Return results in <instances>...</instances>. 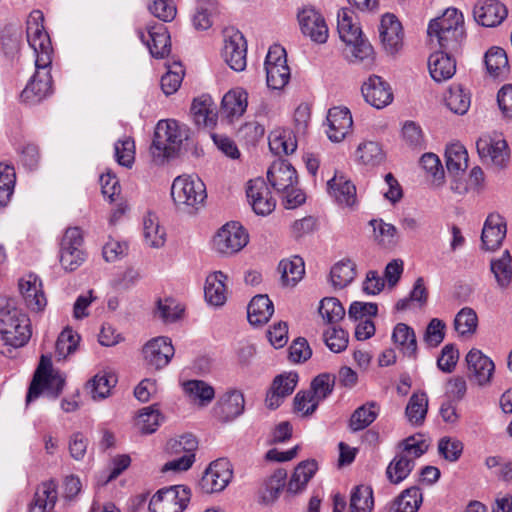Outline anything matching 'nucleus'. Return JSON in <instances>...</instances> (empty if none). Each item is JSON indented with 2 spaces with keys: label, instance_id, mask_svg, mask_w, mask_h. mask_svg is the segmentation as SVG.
Listing matches in <instances>:
<instances>
[{
  "label": "nucleus",
  "instance_id": "nucleus-47",
  "mask_svg": "<svg viewBox=\"0 0 512 512\" xmlns=\"http://www.w3.org/2000/svg\"><path fill=\"white\" fill-rule=\"evenodd\" d=\"M456 28H464L463 15L455 8H448L440 17L430 21L427 31L449 33V30Z\"/></svg>",
  "mask_w": 512,
  "mask_h": 512
},
{
  "label": "nucleus",
  "instance_id": "nucleus-1",
  "mask_svg": "<svg viewBox=\"0 0 512 512\" xmlns=\"http://www.w3.org/2000/svg\"><path fill=\"white\" fill-rule=\"evenodd\" d=\"M43 14L39 10L30 13L27 20V41L36 54V72L21 93L24 102L35 104L52 92L51 65L52 46L43 26Z\"/></svg>",
  "mask_w": 512,
  "mask_h": 512
},
{
  "label": "nucleus",
  "instance_id": "nucleus-15",
  "mask_svg": "<svg viewBox=\"0 0 512 512\" xmlns=\"http://www.w3.org/2000/svg\"><path fill=\"white\" fill-rule=\"evenodd\" d=\"M302 33L313 42L323 44L328 38V27L323 16L314 8H303L298 13Z\"/></svg>",
  "mask_w": 512,
  "mask_h": 512
},
{
  "label": "nucleus",
  "instance_id": "nucleus-62",
  "mask_svg": "<svg viewBox=\"0 0 512 512\" xmlns=\"http://www.w3.org/2000/svg\"><path fill=\"white\" fill-rule=\"evenodd\" d=\"M115 158L121 166L130 168L135 159V143L130 137L118 140L114 145Z\"/></svg>",
  "mask_w": 512,
  "mask_h": 512
},
{
  "label": "nucleus",
  "instance_id": "nucleus-29",
  "mask_svg": "<svg viewBox=\"0 0 512 512\" xmlns=\"http://www.w3.org/2000/svg\"><path fill=\"white\" fill-rule=\"evenodd\" d=\"M191 115L199 127L213 128L217 121L216 106L209 95L194 99L191 105Z\"/></svg>",
  "mask_w": 512,
  "mask_h": 512
},
{
  "label": "nucleus",
  "instance_id": "nucleus-50",
  "mask_svg": "<svg viewBox=\"0 0 512 512\" xmlns=\"http://www.w3.org/2000/svg\"><path fill=\"white\" fill-rule=\"evenodd\" d=\"M355 276V264L350 260L336 263L330 271V281L335 289L346 287L353 281Z\"/></svg>",
  "mask_w": 512,
  "mask_h": 512
},
{
  "label": "nucleus",
  "instance_id": "nucleus-55",
  "mask_svg": "<svg viewBox=\"0 0 512 512\" xmlns=\"http://www.w3.org/2000/svg\"><path fill=\"white\" fill-rule=\"evenodd\" d=\"M477 326V314L470 307L462 308L454 318V329L460 336H468L474 334Z\"/></svg>",
  "mask_w": 512,
  "mask_h": 512
},
{
  "label": "nucleus",
  "instance_id": "nucleus-57",
  "mask_svg": "<svg viewBox=\"0 0 512 512\" xmlns=\"http://www.w3.org/2000/svg\"><path fill=\"white\" fill-rule=\"evenodd\" d=\"M319 314L327 324H334L343 319L345 309L335 297H326L321 300Z\"/></svg>",
  "mask_w": 512,
  "mask_h": 512
},
{
  "label": "nucleus",
  "instance_id": "nucleus-38",
  "mask_svg": "<svg viewBox=\"0 0 512 512\" xmlns=\"http://www.w3.org/2000/svg\"><path fill=\"white\" fill-rule=\"evenodd\" d=\"M490 270L500 289H507L512 282V258L505 250L499 258L490 261Z\"/></svg>",
  "mask_w": 512,
  "mask_h": 512
},
{
  "label": "nucleus",
  "instance_id": "nucleus-19",
  "mask_svg": "<svg viewBox=\"0 0 512 512\" xmlns=\"http://www.w3.org/2000/svg\"><path fill=\"white\" fill-rule=\"evenodd\" d=\"M506 6L498 0L478 1L473 9L474 19L485 27H495L507 17Z\"/></svg>",
  "mask_w": 512,
  "mask_h": 512
},
{
  "label": "nucleus",
  "instance_id": "nucleus-35",
  "mask_svg": "<svg viewBox=\"0 0 512 512\" xmlns=\"http://www.w3.org/2000/svg\"><path fill=\"white\" fill-rule=\"evenodd\" d=\"M392 341L400 348L405 356L416 358L417 340L412 327L405 323L396 324L392 333Z\"/></svg>",
  "mask_w": 512,
  "mask_h": 512
},
{
  "label": "nucleus",
  "instance_id": "nucleus-63",
  "mask_svg": "<svg viewBox=\"0 0 512 512\" xmlns=\"http://www.w3.org/2000/svg\"><path fill=\"white\" fill-rule=\"evenodd\" d=\"M445 101L447 107L459 115L465 114L470 107V97L461 88L451 89Z\"/></svg>",
  "mask_w": 512,
  "mask_h": 512
},
{
  "label": "nucleus",
  "instance_id": "nucleus-36",
  "mask_svg": "<svg viewBox=\"0 0 512 512\" xmlns=\"http://www.w3.org/2000/svg\"><path fill=\"white\" fill-rule=\"evenodd\" d=\"M316 470L317 463L315 460H306L300 462L296 466L287 484V492L291 494H297L301 492L306 487L310 479L313 477Z\"/></svg>",
  "mask_w": 512,
  "mask_h": 512
},
{
  "label": "nucleus",
  "instance_id": "nucleus-32",
  "mask_svg": "<svg viewBox=\"0 0 512 512\" xmlns=\"http://www.w3.org/2000/svg\"><path fill=\"white\" fill-rule=\"evenodd\" d=\"M227 276L221 272L216 271L206 278L204 288V295L206 301L213 306H222L227 300V289L225 281Z\"/></svg>",
  "mask_w": 512,
  "mask_h": 512
},
{
  "label": "nucleus",
  "instance_id": "nucleus-16",
  "mask_svg": "<svg viewBox=\"0 0 512 512\" xmlns=\"http://www.w3.org/2000/svg\"><path fill=\"white\" fill-rule=\"evenodd\" d=\"M361 91L365 101L377 109H382L393 101L390 84L377 75L370 76L363 83Z\"/></svg>",
  "mask_w": 512,
  "mask_h": 512
},
{
  "label": "nucleus",
  "instance_id": "nucleus-20",
  "mask_svg": "<svg viewBox=\"0 0 512 512\" xmlns=\"http://www.w3.org/2000/svg\"><path fill=\"white\" fill-rule=\"evenodd\" d=\"M297 383L298 374L295 372H285L276 376L265 399L267 407L277 409L283 400L293 393Z\"/></svg>",
  "mask_w": 512,
  "mask_h": 512
},
{
  "label": "nucleus",
  "instance_id": "nucleus-7",
  "mask_svg": "<svg viewBox=\"0 0 512 512\" xmlns=\"http://www.w3.org/2000/svg\"><path fill=\"white\" fill-rule=\"evenodd\" d=\"M476 149L483 164L497 169H505L510 163V149L501 134L492 133L480 136Z\"/></svg>",
  "mask_w": 512,
  "mask_h": 512
},
{
  "label": "nucleus",
  "instance_id": "nucleus-14",
  "mask_svg": "<svg viewBox=\"0 0 512 512\" xmlns=\"http://www.w3.org/2000/svg\"><path fill=\"white\" fill-rule=\"evenodd\" d=\"M247 44L239 31H231L225 36L222 56L225 62L234 71L240 72L246 68Z\"/></svg>",
  "mask_w": 512,
  "mask_h": 512
},
{
  "label": "nucleus",
  "instance_id": "nucleus-24",
  "mask_svg": "<svg viewBox=\"0 0 512 512\" xmlns=\"http://www.w3.org/2000/svg\"><path fill=\"white\" fill-rule=\"evenodd\" d=\"M380 38L387 52L394 54L402 47V25L393 14L382 17L379 27Z\"/></svg>",
  "mask_w": 512,
  "mask_h": 512
},
{
  "label": "nucleus",
  "instance_id": "nucleus-58",
  "mask_svg": "<svg viewBox=\"0 0 512 512\" xmlns=\"http://www.w3.org/2000/svg\"><path fill=\"white\" fill-rule=\"evenodd\" d=\"M80 336L75 333L71 328H65L56 341V356L66 358L74 353L77 349Z\"/></svg>",
  "mask_w": 512,
  "mask_h": 512
},
{
  "label": "nucleus",
  "instance_id": "nucleus-9",
  "mask_svg": "<svg viewBox=\"0 0 512 512\" xmlns=\"http://www.w3.org/2000/svg\"><path fill=\"white\" fill-rule=\"evenodd\" d=\"M83 235L78 227L66 229L60 244V264L66 271H74L85 261L82 249Z\"/></svg>",
  "mask_w": 512,
  "mask_h": 512
},
{
  "label": "nucleus",
  "instance_id": "nucleus-3",
  "mask_svg": "<svg viewBox=\"0 0 512 512\" xmlns=\"http://www.w3.org/2000/svg\"><path fill=\"white\" fill-rule=\"evenodd\" d=\"M337 30L340 39L346 44V58L351 63L372 60L373 48L363 37L361 28L353 20V13L341 9L337 16Z\"/></svg>",
  "mask_w": 512,
  "mask_h": 512
},
{
  "label": "nucleus",
  "instance_id": "nucleus-48",
  "mask_svg": "<svg viewBox=\"0 0 512 512\" xmlns=\"http://www.w3.org/2000/svg\"><path fill=\"white\" fill-rule=\"evenodd\" d=\"M485 65L488 73L493 77H502L509 71L506 52L500 47H492L485 54Z\"/></svg>",
  "mask_w": 512,
  "mask_h": 512
},
{
  "label": "nucleus",
  "instance_id": "nucleus-60",
  "mask_svg": "<svg viewBox=\"0 0 512 512\" xmlns=\"http://www.w3.org/2000/svg\"><path fill=\"white\" fill-rule=\"evenodd\" d=\"M267 86L274 90L284 88L290 80L288 65L265 66Z\"/></svg>",
  "mask_w": 512,
  "mask_h": 512
},
{
  "label": "nucleus",
  "instance_id": "nucleus-33",
  "mask_svg": "<svg viewBox=\"0 0 512 512\" xmlns=\"http://www.w3.org/2000/svg\"><path fill=\"white\" fill-rule=\"evenodd\" d=\"M274 306L267 295H256L250 301L247 308V317L254 326L263 325L273 315Z\"/></svg>",
  "mask_w": 512,
  "mask_h": 512
},
{
  "label": "nucleus",
  "instance_id": "nucleus-22",
  "mask_svg": "<svg viewBox=\"0 0 512 512\" xmlns=\"http://www.w3.org/2000/svg\"><path fill=\"white\" fill-rule=\"evenodd\" d=\"M469 376L479 385L490 382L494 373V362L478 349H471L466 355Z\"/></svg>",
  "mask_w": 512,
  "mask_h": 512
},
{
  "label": "nucleus",
  "instance_id": "nucleus-10",
  "mask_svg": "<svg viewBox=\"0 0 512 512\" xmlns=\"http://www.w3.org/2000/svg\"><path fill=\"white\" fill-rule=\"evenodd\" d=\"M233 476L232 466L225 458L213 461L205 470L199 485L207 494L224 490Z\"/></svg>",
  "mask_w": 512,
  "mask_h": 512
},
{
  "label": "nucleus",
  "instance_id": "nucleus-59",
  "mask_svg": "<svg viewBox=\"0 0 512 512\" xmlns=\"http://www.w3.org/2000/svg\"><path fill=\"white\" fill-rule=\"evenodd\" d=\"M270 150L275 154H292L297 148V141L291 132L272 134L269 137Z\"/></svg>",
  "mask_w": 512,
  "mask_h": 512
},
{
  "label": "nucleus",
  "instance_id": "nucleus-4",
  "mask_svg": "<svg viewBox=\"0 0 512 512\" xmlns=\"http://www.w3.org/2000/svg\"><path fill=\"white\" fill-rule=\"evenodd\" d=\"M188 134L185 127L176 120H160L155 128L150 153L156 164L176 156Z\"/></svg>",
  "mask_w": 512,
  "mask_h": 512
},
{
  "label": "nucleus",
  "instance_id": "nucleus-13",
  "mask_svg": "<svg viewBox=\"0 0 512 512\" xmlns=\"http://www.w3.org/2000/svg\"><path fill=\"white\" fill-rule=\"evenodd\" d=\"M247 243V233L236 223L224 225L213 238L214 248L227 255L240 251Z\"/></svg>",
  "mask_w": 512,
  "mask_h": 512
},
{
  "label": "nucleus",
  "instance_id": "nucleus-18",
  "mask_svg": "<svg viewBox=\"0 0 512 512\" xmlns=\"http://www.w3.org/2000/svg\"><path fill=\"white\" fill-rule=\"evenodd\" d=\"M328 129L326 134L332 142H341L351 131L352 115L346 107H333L327 115Z\"/></svg>",
  "mask_w": 512,
  "mask_h": 512
},
{
  "label": "nucleus",
  "instance_id": "nucleus-30",
  "mask_svg": "<svg viewBox=\"0 0 512 512\" xmlns=\"http://www.w3.org/2000/svg\"><path fill=\"white\" fill-rule=\"evenodd\" d=\"M428 68L431 77L437 82H442L455 74L456 62L447 52L438 51L430 55Z\"/></svg>",
  "mask_w": 512,
  "mask_h": 512
},
{
  "label": "nucleus",
  "instance_id": "nucleus-40",
  "mask_svg": "<svg viewBox=\"0 0 512 512\" xmlns=\"http://www.w3.org/2000/svg\"><path fill=\"white\" fill-rule=\"evenodd\" d=\"M287 472L284 469H277L263 483L260 491V499L264 504L275 502L286 484Z\"/></svg>",
  "mask_w": 512,
  "mask_h": 512
},
{
  "label": "nucleus",
  "instance_id": "nucleus-11",
  "mask_svg": "<svg viewBox=\"0 0 512 512\" xmlns=\"http://www.w3.org/2000/svg\"><path fill=\"white\" fill-rule=\"evenodd\" d=\"M145 365L154 370L167 366L174 355V347L167 337H156L148 341L143 349Z\"/></svg>",
  "mask_w": 512,
  "mask_h": 512
},
{
  "label": "nucleus",
  "instance_id": "nucleus-49",
  "mask_svg": "<svg viewBox=\"0 0 512 512\" xmlns=\"http://www.w3.org/2000/svg\"><path fill=\"white\" fill-rule=\"evenodd\" d=\"M183 390L191 401L198 402L201 406L210 403L215 396L213 387L202 380H189L185 382Z\"/></svg>",
  "mask_w": 512,
  "mask_h": 512
},
{
  "label": "nucleus",
  "instance_id": "nucleus-31",
  "mask_svg": "<svg viewBox=\"0 0 512 512\" xmlns=\"http://www.w3.org/2000/svg\"><path fill=\"white\" fill-rule=\"evenodd\" d=\"M380 406L375 401H369L359 406L351 414L348 428L351 432L362 431L369 427L379 416Z\"/></svg>",
  "mask_w": 512,
  "mask_h": 512
},
{
  "label": "nucleus",
  "instance_id": "nucleus-51",
  "mask_svg": "<svg viewBox=\"0 0 512 512\" xmlns=\"http://www.w3.org/2000/svg\"><path fill=\"white\" fill-rule=\"evenodd\" d=\"M374 506L372 488L365 485L355 487L351 493L349 512H371Z\"/></svg>",
  "mask_w": 512,
  "mask_h": 512
},
{
  "label": "nucleus",
  "instance_id": "nucleus-6",
  "mask_svg": "<svg viewBox=\"0 0 512 512\" xmlns=\"http://www.w3.org/2000/svg\"><path fill=\"white\" fill-rule=\"evenodd\" d=\"M171 196L179 209H198L207 197L203 181L196 176H178L171 186Z\"/></svg>",
  "mask_w": 512,
  "mask_h": 512
},
{
  "label": "nucleus",
  "instance_id": "nucleus-45",
  "mask_svg": "<svg viewBox=\"0 0 512 512\" xmlns=\"http://www.w3.org/2000/svg\"><path fill=\"white\" fill-rule=\"evenodd\" d=\"M428 411V397L426 393H413L410 397L405 415L412 425L420 426L423 424Z\"/></svg>",
  "mask_w": 512,
  "mask_h": 512
},
{
  "label": "nucleus",
  "instance_id": "nucleus-61",
  "mask_svg": "<svg viewBox=\"0 0 512 512\" xmlns=\"http://www.w3.org/2000/svg\"><path fill=\"white\" fill-rule=\"evenodd\" d=\"M183 75L181 64L174 63L168 67L167 73L161 77V89L165 95H172L179 89Z\"/></svg>",
  "mask_w": 512,
  "mask_h": 512
},
{
  "label": "nucleus",
  "instance_id": "nucleus-39",
  "mask_svg": "<svg viewBox=\"0 0 512 512\" xmlns=\"http://www.w3.org/2000/svg\"><path fill=\"white\" fill-rule=\"evenodd\" d=\"M415 466L412 458L406 454H397L386 468V476L391 484H400L404 481Z\"/></svg>",
  "mask_w": 512,
  "mask_h": 512
},
{
  "label": "nucleus",
  "instance_id": "nucleus-21",
  "mask_svg": "<svg viewBox=\"0 0 512 512\" xmlns=\"http://www.w3.org/2000/svg\"><path fill=\"white\" fill-rule=\"evenodd\" d=\"M270 185L279 193L292 189L297 184V173L294 167L283 159L272 163L267 171Z\"/></svg>",
  "mask_w": 512,
  "mask_h": 512
},
{
  "label": "nucleus",
  "instance_id": "nucleus-43",
  "mask_svg": "<svg viewBox=\"0 0 512 512\" xmlns=\"http://www.w3.org/2000/svg\"><path fill=\"white\" fill-rule=\"evenodd\" d=\"M116 383L117 378L114 374L101 372L88 381L86 389L94 400H102L110 395Z\"/></svg>",
  "mask_w": 512,
  "mask_h": 512
},
{
  "label": "nucleus",
  "instance_id": "nucleus-23",
  "mask_svg": "<svg viewBox=\"0 0 512 512\" xmlns=\"http://www.w3.org/2000/svg\"><path fill=\"white\" fill-rule=\"evenodd\" d=\"M19 290L26 306L34 312L42 311L47 305V299L42 290L41 280L33 274L20 279Z\"/></svg>",
  "mask_w": 512,
  "mask_h": 512
},
{
  "label": "nucleus",
  "instance_id": "nucleus-37",
  "mask_svg": "<svg viewBox=\"0 0 512 512\" xmlns=\"http://www.w3.org/2000/svg\"><path fill=\"white\" fill-rule=\"evenodd\" d=\"M430 42H436L444 52H457L465 39L464 28H456L449 30V33L436 30L434 32L427 31Z\"/></svg>",
  "mask_w": 512,
  "mask_h": 512
},
{
  "label": "nucleus",
  "instance_id": "nucleus-54",
  "mask_svg": "<svg viewBox=\"0 0 512 512\" xmlns=\"http://www.w3.org/2000/svg\"><path fill=\"white\" fill-rule=\"evenodd\" d=\"M162 415L155 405L144 407L136 418L137 428L144 434L154 433L160 425Z\"/></svg>",
  "mask_w": 512,
  "mask_h": 512
},
{
  "label": "nucleus",
  "instance_id": "nucleus-27",
  "mask_svg": "<svg viewBox=\"0 0 512 512\" xmlns=\"http://www.w3.org/2000/svg\"><path fill=\"white\" fill-rule=\"evenodd\" d=\"M248 94L241 88L228 91L222 98L220 114L229 123L239 119L247 109Z\"/></svg>",
  "mask_w": 512,
  "mask_h": 512
},
{
  "label": "nucleus",
  "instance_id": "nucleus-53",
  "mask_svg": "<svg viewBox=\"0 0 512 512\" xmlns=\"http://www.w3.org/2000/svg\"><path fill=\"white\" fill-rule=\"evenodd\" d=\"M16 173L12 165L0 163V207H5L14 192Z\"/></svg>",
  "mask_w": 512,
  "mask_h": 512
},
{
  "label": "nucleus",
  "instance_id": "nucleus-41",
  "mask_svg": "<svg viewBox=\"0 0 512 512\" xmlns=\"http://www.w3.org/2000/svg\"><path fill=\"white\" fill-rule=\"evenodd\" d=\"M423 497L418 487H410L392 502L389 512H417L422 504Z\"/></svg>",
  "mask_w": 512,
  "mask_h": 512
},
{
  "label": "nucleus",
  "instance_id": "nucleus-28",
  "mask_svg": "<svg viewBox=\"0 0 512 512\" xmlns=\"http://www.w3.org/2000/svg\"><path fill=\"white\" fill-rule=\"evenodd\" d=\"M328 192L341 206L354 207L357 203L356 187L344 175H337L327 183Z\"/></svg>",
  "mask_w": 512,
  "mask_h": 512
},
{
  "label": "nucleus",
  "instance_id": "nucleus-12",
  "mask_svg": "<svg viewBox=\"0 0 512 512\" xmlns=\"http://www.w3.org/2000/svg\"><path fill=\"white\" fill-rule=\"evenodd\" d=\"M148 38L142 29L137 30L140 40L147 46L150 54L157 59L169 55L171 51L170 35L165 25L160 23L148 24L146 26Z\"/></svg>",
  "mask_w": 512,
  "mask_h": 512
},
{
  "label": "nucleus",
  "instance_id": "nucleus-25",
  "mask_svg": "<svg viewBox=\"0 0 512 512\" xmlns=\"http://www.w3.org/2000/svg\"><path fill=\"white\" fill-rule=\"evenodd\" d=\"M506 236V222L504 218L497 214L491 213L486 218L482 229L481 241L486 250H496L502 244Z\"/></svg>",
  "mask_w": 512,
  "mask_h": 512
},
{
  "label": "nucleus",
  "instance_id": "nucleus-52",
  "mask_svg": "<svg viewBox=\"0 0 512 512\" xmlns=\"http://www.w3.org/2000/svg\"><path fill=\"white\" fill-rule=\"evenodd\" d=\"M356 158L364 165L376 166L383 162L385 153L378 142L365 141L359 144Z\"/></svg>",
  "mask_w": 512,
  "mask_h": 512
},
{
  "label": "nucleus",
  "instance_id": "nucleus-26",
  "mask_svg": "<svg viewBox=\"0 0 512 512\" xmlns=\"http://www.w3.org/2000/svg\"><path fill=\"white\" fill-rule=\"evenodd\" d=\"M57 482L53 479L40 483L35 490L33 499L28 506L29 512L54 511L58 500Z\"/></svg>",
  "mask_w": 512,
  "mask_h": 512
},
{
  "label": "nucleus",
  "instance_id": "nucleus-34",
  "mask_svg": "<svg viewBox=\"0 0 512 512\" xmlns=\"http://www.w3.org/2000/svg\"><path fill=\"white\" fill-rule=\"evenodd\" d=\"M244 406L243 393L238 390H231L220 399L218 413L225 421H231L243 413Z\"/></svg>",
  "mask_w": 512,
  "mask_h": 512
},
{
  "label": "nucleus",
  "instance_id": "nucleus-42",
  "mask_svg": "<svg viewBox=\"0 0 512 512\" xmlns=\"http://www.w3.org/2000/svg\"><path fill=\"white\" fill-rule=\"evenodd\" d=\"M281 281L284 286H295L305 273L304 261L299 256L281 260L278 265Z\"/></svg>",
  "mask_w": 512,
  "mask_h": 512
},
{
  "label": "nucleus",
  "instance_id": "nucleus-56",
  "mask_svg": "<svg viewBox=\"0 0 512 512\" xmlns=\"http://www.w3.org/2000/svg\"><path fill=\"white\" fill-rule=\"evenodd\" d=\"M370 225L373 227L375 239L384 247H392L398 241L397 228L384 222L382 219H373L370 221Z\"/></svg>",
  "mask_w": 512,
  "mask_h": 512
},
{
  "label": "nucleus",
  "instance_id": "nucleus-2",
  "mask_svg": "<svg viewBox=\"0 0 512 512\" xmlns=\"http://www.w3.org/2000/svg\"><path fill=\"white\" fill-rule=\"evenodd\" d=\"M32 335L30 319L13 303L0 307V353L13 358L15 351L25 346Z\"/></svg>",
  "mask_w": 512,
  "mask_h": 512
},
{
  "label": "nucleus",
  "instance_id": "nucleus-17",
  "mask_svg": "<svg viewBox=\"0 0 512 512\" xmlns=\"http://www.w3.org/2000/svg\"><path fill=\"white\" fill-rule=\"evenodd\" d=\"M247 199L257 215H268L275 209V201L262 178L250 180L246 189Z\"/></svg>",
  "mask_w": 512,
  "mask_h": 512
},
{
  "label": "nucleus",
  "instance_id": "nucleus-64",
  "mask_svg": "<svg viewBox=\"0 0 512 512\" xmlns=\"http://www.w3.org/2000/svg\"><path fill=\"white\" fill-rule=\"evenodd\" d=\"M184 308L172 298L160 299L157 302V314L164 322L177 321Z\"/></svg>",
  "mask_w": 512,
  "mask_h": 512
},
{
  "label": "nucleus",
  "instance_id": "nucleus-46",
  "mask_svg": "<svg viewBox=\"0 0 512 512\" xmlns=\"http://www.w3.org/2000/svg\"><path fill=\"white\" fill-rule=\"evenodd\" d=\"M446 168L450 174L458 175L468 167V153L466 148L459 144H451L446 148Z\"/></svg>",
  "mask_w": 512,
  "mask_h": 512
},
{
  "label": "nucleus",
  "instance_id": "nucleus-44",
  "mask_svg": "<svg viewBox=\"0 0 512 512\" xmlns=\"http://www.w3.org/2000/svg\"><path fill=\"white\" fill-rule=\"evenodd\" d=\"M143 236L148 246L152 248H160L165 244L166 232L159 225L158 218L155 214L148 213L143 220Z\"/></svg>",
  "mask_w": 512,
  "mask_h": 512
},
{
  "label": "nucleus",
  "instance_id": "nucleus-8",
  "mask_svg": "<svg viewBox=\"0 0 512 512\" xmlns=\"http://www.w3.org/2000/svg\"><path fill=\"white\" fill-rule=\"evenodd\" d=\"M191 491L187 486L174 485L158 490L149 502L150 512H182L189 503Z\"/></svg>",
  "mask_w": 512,
  "mask_h": 512
},
{
  "label": "nucleus",
  "instance_id": "nucleus-5",
  "mask_svg": "<svg viewBox=\"0 0 512 512\" xmlns=\"http://www.w3.org/2000/svg\"><path fill=\"white\" fill-rule=\"evenodd\" d=\"M64 384L65 379L53 368L51 358L42 355L28 388L26 403L29 404L42 393L55 399L61 394Z\"/></svg>",
  "mask_w": 512,
  "mask_h": 512
}]
</instances>
